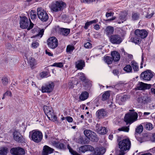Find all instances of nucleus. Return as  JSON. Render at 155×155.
Instances as JSON below:
<instances>
[{
    "mask_svg": "<svg viewBox=\"0 0 155 155\" xmlns=\"http://www.w3.org/2000/svg\"><path fill=\"white\" fill-rule=\"evenodd\" d=\"M109 39L110 42L112 44L119 45L122 41V39L120 35H111Z\"/></svg>",
    "mask_w": 155,
    "mask_h": 155,
    "instance_id": "9d476101",
    "label": "nucleus"
},
{
    "mask_svg": "<svg viewBox=\"0 0 155 155\" xmlns=\"http://www.w3.org/2000/svg\"><path fill=\"white\" fill-rule=\"evenodd\" d=\"M60 34L64 36H67L70 32V29L68 28H60Z\"/></svg>",
    "mask_w": 155,
    "mask_h": 155,
    "instance_id": "b1692460",
    "label": "nucleus"
},
{
    "mask_svg": "<svg viewBox=\"0 0 155 155\" xmlns=\"http://www.w3.org/2000/svg\"><path fill=\"white\" fill-rule=\"evenodd\" d=\"M30 14L31 18L32 20H34L36 18L37 15H36V13L34 11L31 10L30 12Z\"/></svg>",
    "mask_w": 155,
    "mask_h": 155,
    "instance_id": "37998d69",
    "label": "nucleus"
},
{
    "mask_svg": "<svg viewBox=\"0 0 155 155\" xmlns=\"http://www.w3.org/2000/svg\"><path fill=\"white\" fill-rule=\"evenodd\" d=\"M114 13L110 12H107L106 14V16L107 18H108L110 17L113 16Z\"/></svg>",
    "mask_w": 155,
    "mask_h": 155,
    "instance_id": "4d7b16f0",
    "label": "nucleus"
},
{
    "mask_svg": "<svg viewBox=\"0 0 155 155\" xmlns=\"http://www.w3.org/2000/svg\"><path fill=\"white\" fill-rule=\"evenodd\" d=\"M153 14L154 13H152L151 14H150V15H147L146 16V17L147 18H150L152 16Z\"/></svg>",
    "mask_w": 155,
    "mask_h": 155,
    "instance_id": "774afa93",
    "label": "nucleus"
},
{
    "mask_svg": "<svg viewBox=\"0 0 155 155\" xmlns=\"http://www.w3.org/2000/svg\"><path fill=\"white\" fill-rule=\"evenodd\" d=\"M111 55L113 60L117 61L120 60V54L117 52L115 51H112Z\"/></svg>",
    "mask_w": 155,
    "mask_h": 155,
    "instance_id": "412c9836",
    "label": "nucleus"
},
{
    "mask_svg": "<svg viewBox=\"0 0 155 155\" xmlns=\"http://www.w3.org/2000/svg\"><path fill=\"white\" fill-rule=\"evenodd\" d=\"M8 151V149L6 147H2L0 149V155H6Z\"/></svg>",
    "mask_w": 155,
    "mask_h": 155,
    "instance_id": "7c9ffc66",
    "label": "nucleus"
},
{
    "mask_svg": "<svg viewBox=\"0 0 155 155\" xmlns=\"http://www.w3.org/2000/svg\"><path fill=\"white\" fill-rule=\"evenodd\" d=\"M2 83L4 85H7L8 83V79L6 77H4L2 79Z\"/></svg>",
    "mask_w": 155,
    "mask_h": 155,
    "instance_id": "a18cd8bd",
    "label": "nucleus"
},
{
    "mask_svg": "<svg viewBox=\"0 0 155 155\" xmlns=\"http://www.w3.org/2000/svg\"><path fill=\"white\" fill-rule=\"evenodd\" d=\"M127 14L126 13H122L119 17L120 19L122 21L123 23L127 20Z\"/></svg>",
    "mask_w": 155,
    "mask_h": 155,
    "instance_id": "4c0bfd02",
    "label": "nucleus"
},
{
    "mask_svg": "<svg viewBox=\"0 0 155 155\" xmlns=\"http://www.w3.org/2000/svg\"><path fill=\"white\" fill-rule=\"evenodd\" d=\"M118 155H124L130 149L131 142L128 138L123 139L118 141Z\"/></svg>",
    "mask_w": 155,
    "mask_h": 155,
    "instance_id": "f257e3e1",
    "label": "nucleus"
},
{
    "mask_svg": "<svg viewBox=\"0 0 155 155\" xmlns=\"http://www.w3.org/2000/svg\"><path fill=\"white\" fill-rule=\"evenodd\" d=\"M102 127H103L101 126L100 124H97L96 125L95 130L99 134L102 133V132H101V129H102Z\"/></svg>",
    "mask_w": 155,
    "mask_h": 155,
    "instance_id": "ea45409f",
    "label": "nucleus"
},
{
    "mask_svg": "<svg viewBox=\"0 0 155 155\" xmlns=\"http://www.w3.org/2000/svg\"><path fill=\"white\" fill-rule=\"evenodd\" d=\"M20 24L21 28L25 29L27 28L29 25V21L28 18L25 16L21 17Z\"/></svg>",
    "mask_w": 155,
    "mask_h": 155,
    "instance_id": "dca6fc26",
    "label": "nucleus"
},
{
    "mask_svg": "<svg viewBox=\"0 0 155 155\" xmlns=\"http://www.w3.org/2000/svg\"><path fill=\"white\" fill-rule=\"evenodd\" d=\"M74 49V46L71 45H68L67 47L66 51L67 52L71 53Z\"/></svg>",
    "mask_w": 155,
    "mask_h": 155,
    "instance_id": "58836bf2",
    "label": "nucleus"
},
{
    "mask_svg": "<svg viewBox=\"0 0 155 155\" xmlns=\"http://www.w3.org/2000/svg\"><path fill=\"white\" fill-rule=\"evenodd\" d=\"M143 127L142 125H140L138 126L135 129V135L137 134H140L143 130Z\"/></svg>",
    "mask_w": 155,
    "mask_h": 155,
    "instance_id": "c756f323",
    "label": "nucleus"
},
{
    "mask_svg": "<svg viewBox=\"0 0 155 155\" xmlns=\"http://www.w3.org/2000/svg\"><path fill=\"white\" fill-rule=\"evenodd\" d=\"M78 76H80V79L83 82L85 83L87 82L88 81V80L86 79L84 74L80 72L78 73Z\"/></svg>",
    "mask_w": 155,
    "mask_h": 155,
    "instance_id": "c85d7f7f",
    "label": "nucleus"
},
{
    "mask_svg": "<svg viewBox=\"0 0 155 155\" xmlns=\"http://www.w3.org/2000/svg\"><path fill=\"white\" fill-rule=\"evenodd\" d=\"M94 150L93 147L90 145H85L81 146L79 149V153H84L87 151H90L91 152Z\"/></svg>",
    "mask_w": 155,
    "mask_h": 155,
    "instance_id": "f3484780",
    "label": "nucleus"
},
{
    "mask_svg": "<svg viewBox=\"0 0 155 155\" xmlns=\"http://www.w3.org/2000/svg\"><path fill=\"white\" fill-rule=\"evenodd\" d=\"M120 100L122 102H125L128 98L127 96L124 95L120 97Z\"/></svg>",
    "mask_w": 155,
    "mask_h": 155,
    "instance_id": "3c124183",
    "label": "nucleus"
},
{
    "mask_svg": "<svg viewBox=\"0 0 155 155\" xmlns=\"http://www.w3.org/2000/svg\"><path fill=\"white\" fill-rule=\"evenodd\" d=\"M129 126H124L118 129V130L119 131H122L126 132H128L129 128Z\"/></svg>",
    "mask_w": 155,
    "mask_h": 155,
    "instance_id": "c03bdc74",
    "label": "nucleus"
},
{
    "mask_svg": "<svg viewBox=\"0 0 155 155\" xmlns=\"http://www.w3.org/2000/svg\"><path fill=\"white\" fill-rule=\"evenodd\" d=\"M43 135L42 133L39 131H34L32 134V140L35 142L38 143L42 140Z\"/></svg>",
    "mask_w": 155,
    "mask_h": 155,
    "instance_id": "6e6552de",
    "label": "nucleus"
},
{
    "mask_svg": "<svg viewBox=\"0 0 155 155\" xmlns=\"http://www.w3.org/2000/svg\"><path fill=\"white\" fill-rule=\"evenodd\" d=\"M13 139L19 143L25 142V139L23 136L17 130H15L13 133Z\"/></svg>",
    "mask_w": 155,
    "mask_h": 155,
    "instance_id": "f8f14e48",
    "label": "nucleus"
},
{
    "mask_svg": "<svg viewBox=\"0 0 155 155\" xmlns=\"http://www.w3.org/2000/svg\"><path fill=\"white\" fill-rule=\"evenodd\" d=\"M114 31V28L112 26H107L105 30V31L106 35L109 36L112 34Z\"/></svg>",
    "mask_w": 155,
    "mask_h": 155,
    "instance_id": "5701e85b",
    "label": "nucleus"
},
{
    "mask_svg": "<svg viewBox=\"0 0 155 155\" xmlns=\"http://www.w3.org/2000/svg\"><path fill=\"white\" fill-rule=\"evenodd\" d=\"M101 132H102V133H99V134H104L107 133V130L105 127H103L102 129H101Z\"/></svg>",
    "mask_w": 155,
    "mask_h": 155,
    "instance_id": "864d4df0",
    "label": "nucleus"
},
{
    "mask_svg": "<svg viewBox=\"0 0 155 155\" xmlns=\"http://www.w3.org/2000/svg\"><path fill=\"white\" fill-rule=\"evenodd\" d=\"M44 110L45 114L50 120L53 121L56 120L57 117L54 115L51 107L45 106L44 107Z\"/></svg>",
    "mask_w": 155,
    "mask_h": 155,
    "instance_id": "20e7f679",
    "label": "nucleus"
},
{
    "mask_svg": "<svg viewBox=\"0 0 155 155\" xmlns=\"http://www.w3.org/2000/svg\"><path fill=\"white\" fill-rule=\"evenodd\" d=\"M47 44L49 48L54 49L58 45V40L54 37H51L47 40Z\"/></svg>",
    "mask_w": 155,
    "mask_h": 155,
    "instance_id": "1a4fd4ad",
    "label": "nucleus"
},
{
    "mask_svg": "<svg viewBox=\"0 0 155 155\" xmlns=\"http://www.w3.org/2000/svg\"><path fill=\"white\" fill-rule=\"evenodd\" d=\"M39 45V44L38 42L34 41L31 44L32 48H36Z\"/></svg>",
    "mask_w": 155,
    "mask_h": 155,
    "instance_id": "603ef678",
    "label": "nucleus"
},
{
    "mask_svg": "<svg viewBox=\"0 0 155 155\" xmlns=\"http://www.w3.org/2000/svg\"><path fill=\"white\" fill-rule=\"evenodd\" d=\"M37 14L38 18L43 21H46L48 18V16L45 11L41 8H38L37 9Z\"/></svg>",
    "mask_w": 155,
    "mask_h": 155,
    "instance_id": "0eeeda50",
    "label": "nucleus"
},
{
    "mask_svg": "<svg viewBox=\"0 0 155 155\" xmlns=\"http://www.w3.org/2000/svg\"><path fill=\"white\" fill-rule=\"evenodd\" d=\"M38 33L33 36L34 37H36L38 36L40 38L42 37L44 34V29H41L38 30Z\"/></svg>",
    "mask_w": 155,
    "mask_h": 155,
    "instance_id": "e433bc0d",
    "label": "nucleus"
},
{
    "mask_svg": "<svg viewBox=\"0 0 155 155\" xmlns=\"http://www.w3.org/2000/svg\"><path fill=\"white\" fill-rule=\"evenodd\" d=\"M12 95V94L10 91H7L4 94V95L9 96H11Z\"/></svg>",
    "mask_w": 155,
    "mask_h": 155,
    "instance_id": "052dcab7",
    "label": "nucleus"
},
{
    "mask_svg": "<svg viewBox=\"0 0 155 155\" xmlns=\"http://www.w3.org/2000/svg\"><path fill=\"white\" fill-rule=\"evenodd\" d=\"M10 152L12 154L14 155H25V154L24 149L19 147L12 148Z\"/></svg>",
    "mask_w": 155,
    "mask_h": 155,
    "instance_id": "ddd939ff",
    "label": "nucleus"
},
{
    "mask_svg": "<svg viewBox=\"0 0 155 155\" xmlns=\"http://www.w3.org/2000/svg\"><path fill=\"white\" fill-rule=\"evenodd\" d=\"M54 87V84L52 82H50L42 87V91L43 93H50L51 92Z\"/></svg>",
    "mask_w": 155,
    "mask_h": 155,
    "instance_id": "9b49d317",
    "label": "nucleus"
},
{
    "mask_svg": "<svg viewBox=\"0 0 155 155\" xmlns=\"http://www.w3.org/2000/svg\"><path fill=\"white\" fill-rule=\"evenodd\" d=\"M84 133L86 137L91 141L94 142L98 141V138L96 134L94 132L87 129L84 130Z\"/></svg>",
    "mask_w": 155,
    "mask_h": 155,
    "instance_id": "423d86ee",
    "label": "nucleus"
},
{
    "mask_svg": "<svg viewBox=\"0 0 155 155\" xmlns=\"http://www.w3.org/2000/svg\"><path fill=\"white\" fill-rule=\"evenodd\" d=\"M78 143L82 144H85L87 143L86 138L80 137L78 140Z\"/></svg>",
    "mask_w": 155,
    "mask_h": 155,
    "instance_id": "c9c22d12",
    "label": "nucleus"
},
{
    "mask_svg": "<svg viewBox=\"0 0 155 155\" xmlns=\"http://www.w3.org/2000/svg\"><path fill=\"white\" fill-rule=\"evenodd\" d=\"M94 155H102L105 152V149L103 147H97L94 149Z\"/></svg>",
    "mask_w": 155,
    "mask_h": 155,
    "instance_id": "aec40b11",
    "label": "nucleus"
},
{
    "mask_svg": "<svg viewBox=\"0 0 155 155\" xmlns=\"http://www.w3.org/2000/svg\"><path fill=\"white\" fill-rule=\"evenodd\" d=\"M68 147L69 150V152L72 155H80L76 151H74L73 150V149L70 147L69 145H68Z\"/></svg>",
    "mask_w": 155,
    "mask_h": 155,
    "instance_id": "79ce46f5",
    "label": "nucleus"
},
{
    "mask_svg": "<svg viewBox=\"0 0 155 155\" xmlns=\"http://www.w3.org/2000/svg\"><path fill=\"white\" fill-rule=\"evenodd\" d=\"M130 112L126 114L124 118V121L126 123V124L130 125L132 123L137 120L138 114L134 112V110H130Z\"/></svg>",
    "mask_w": 155,
    "mask_h": 155,
    "instance_id": "f03ea898",
    "label": "nucleus"
},
{
    "mask_svg": "<svg viewBox=\"0 0 155 155\" xmlns=\"http://www.w3.org/2000/svg\"><path fill=\"white\" fill-rule=\"evenodd\" d=\"M66 4L63 2L57 1L51 4V8L53 11L57 12L63 10Z\"/></svg>",
    "mask_w": 155,
    "mask_h": 155,
    "instance_id": "7ed1b4c3",
    "label": "nucleus"
},
{
    "mask_svg": "<svg viewBox=\"0 0 155 155\" xmlns=\"http://www.w3.org/2000/svg\"><path fill=\"white\" fill-rule=\"evenodd\" d=\"M69 88H73L74 87V83L72 81H70L69 82Z\"/></svg>",
    "mask_w": 155,
    "mask_h": 155,
    "instance_id": "680f3d73",
    "label": "nucleus"
},
{
    "mask_svg": "<svg viewBox=\"0 0 155 155\" xmlns=\"http://www.w3.org/2000/svg\"><path fill=\"white\" fill-rule=\"evenodd\" d=\"M146 84L141 82L138 87L139 90H143L145 89V87Z\"/></svg>",
    "mask_w": 155,
    "mask_h": 155,
    "instance_id": "09e8293b",
    "label": "nucleus"
},
{
    "mask_svg": "<svg viewBox=\"0 0 155 155\" xmlns=\"http://www.w3.org/2000/svg\"><path fill=\"white\" fill-rule=\"evenodd\" d=\"M96 114L97 117L100 119L105 116L106 114V113L104 109H101L97 110Z\"/></svg>",
    "mask_w": 155,
    "mask_h": 155,
    "instance_id": "4be33fe9",
    "label": "nucleus"
},
{
    "mask_svg": "<svg viewBox=\"0 0 155 155\" xmlns=\"http://www.w3.org/2000/svg\"><path fill=\"white\" fill-rule=\"evenodd\" d=\"M29 21H30V24L28 28V29L29 30L32 28L34 26V24L31 22L30 20H29Z\"/></svg>",
    "mask_w": 155,
    "mask_h": 155,
    "instance_id": "bf43d9fd",
    "label": "nucleus"
},
{
    "mask_svg": "<svg viewBox=\"0 0 155 155\" xmlns=\"http://www.w3.org/2000/svg\"><path fill=\"white\" fill-rule=\"evenodd\" d=\"M139 14L137 13H134L132 14V18L133 20H138L139 18Z\"/></svg>",
    "mask_w": 155,
    "mask_h": 155,
    "instance_id": "a19ab883",
    "label": "nucleus"
},
{
    "mask_svg": "<svg viewBox=\"0 0 155 155\" xmlns=\"http://www.w3.org/2000/svg\"><path fill=\"white\" fill-rule=\"evenodd\" d=\"M84 47L86 48H91L92 47V45L89 42H87L84 44Z\"/></svg>",
    "mask_w": 155,
    "mask_h": 155,
    "instance_id": "5fc2aeb1",
    "label": "nucleus"
},
{
    "mask_svg": "<svg viewBox=\"0 0 155 155\" xmlns=\"http://www.w3.org/2000/svg\"><path fill=\"white\" fill-rule=\"evenodd\" d=\"M134 34L136 36L140 38L144 39L147 37L148 33L144 29H137L135 30Z\"/></svg>",
    "mask_w": 155,
    "mask_h": 155,
    "instance_id": "4468645a",
    "label": "nucleus"
},
{
    "mask_svg": "<svg viewBox=\"0 0 155 155\" xmlns=\"http://www.w3.org/2000/svg\"><path fill=\"white\" fill-rule=\"evenodd\" d=\"M66 118L68 121L69 122H71L73 121V118L71 117H66Z\"/></svg>",
    "mask_w": 155,
    "mask_h": 155,
    "instance_id": "13d9d810",
    "label": "nucleus"
},
{
    "mask_svg": "<svg viewBox=\"0 0 155 155\" xmlns=\"http://www.w3.org/2000/svg\"><path fill=\"white\" fill-rule=\"evenodd\" d=\"M62 18V20L64 21H65L68 18L66 15L65 14L61 16Z\"/></svg>",
    "mask_w": 155,
    "mask_h": 155,
    "instance_id": "0e129e2a",
    "label": "nucleus"
},
{
    "mask_svg": "<svg viewBox=\"0 0 155 155\" xmlns=\"http://www.w3.org/2000/svg\"><path fill=\"white\" fill-rule=\"evenodd\" d=\"M29 61L30 65L32 66H34L35 63V59L31 57L30 58H29Z\"/></svg>",
    "mask_w": 155,
    "mask_h": 155,
    "instance_id": "8fccbe9b",
    "label": "nucleus"
},
{
    "mask_svg": "<svg viewBox=\"0 0 155 155\" xmlns=\"http://www.w3.org/2000/svg\"><path fill=\"white\" fill-rule=\"evenodd\" d=\"M113 72L115 75H117L119 74V71L117 70H114Z\"/></svg>",
    "mask_w": 155,
    "mask_h": 155,
    "instance_id": "e2e57ef3",
    "label": "nucleus"
},
{
    "mask_svg": "<svg viewBox=\"0 0 155 155\" xmlns=\"http://www.w3.org/2000/svg\"><path fill=\"white\" fill-rule=\"evenodd\" d=\"M51 143L52 146L58 149L61 150H64L66 149V146L63 143H61L60 141H52Z\"/></svg>",
    "mask_w": 155,
    "mask_h": 155,
    "instance_id": "a211bd4d",
    "label": "nucleus"
},
{
    "mask_svg": "<svg viewBox=\"0 0 155 155\" xmlns=\"http://www.w3.org/2000/svg\"><path fill=\"white\" fill-rule=\"evenodd\" d=\"M144 127L145 128L148 130H151L153 128V125L150 123L146 124Z\"/></svg>",
    "mask_w": 155,
    "mask_h": 155,
    "instance_id": "49530a36",
    "label": "nucleus"
},
{
    "mask_svg": "<svg viewBox=\"0 0 155 155\" xmlns=\"http://www.w3.org/2000/svg\"><path fill=\"white\" fill-rule=\"evenodd\" d=\"M137 101L140 104L143 105L147 104L150 102L151 100L150 98L147 95L141 96L139 97L137 100Z\"/></svg>",
    "mask_w": 155,
    "mask_h": 155,
    "instance_id": "2eb2a0df",
    "label": "nucleus"
},
{
    "mask_svg": "<svg viewBox=\"0 0 155 155\" xmlns=\"http://www.w3.org/2000/svg\"><path fill=\"white\" fill-rule=\"evenodd\" d=\"M154 73L151 70H147L141 74L140 77L141 79L146 81H148L151 80L154 76Z\"/></svg>",
    "mask_w": 155,
    "mask_h": 155,
    "instance_id": "39448f33",
    "label": "nucleus"
},
{
    "mask_svg": "<svg viewBox=\"0 0 155 155\" xmlns=\"http://www.w3.org/2000/svg\"><path fill=\"white\" fill-rule=\"evenodd\" d=\"M89 94L87 91L82 92L79 97V98L81 101H84L87 98Z\"/></svg>",
    "mask_w": 155,
    "mask_h": 155,
    "instance_id": "a878e982",
    "label": "nucleus"
},
{
    "mask_svg": "<svg viewBox=\"0 0 155 155\" xmlns=\"http://www.w3.org/2000/svg\"><path fill=\"white\" fill-rule=\"evenodd\" d=\"M124 70L127 73L131 72L132 71V67L130 64L126 65L124 68Z\"/></svg>",
    "mask_w": 155,
    "mask_h": 155,
    "instance_id": "72a5a7b5",
    "label": "nucleus"
},
{
    "mask_svg": "<svg viewBox=\"0 0 155 155\" xmlns=\"http://www.w3.org/2000/svg\"><path fill=\"white\" fill-rule=\"evenodd\" d=\"M51 66L61 68L63 66V63L61 62H55Z\"/></svg>",
    "mask_w": 155,
    "mask_h": 155,
    "instance_id": "de8ad7c7",
    "label": "nucleus"
},
{
    "mask_svg": "<svg viewBox=\"0 0 155 155\" xmlns=\"http://www.w3.org/2000/svg\"><path fill=\"white\" fill-rule=\"evenodd\" d=\"M76 67L78 69H82L85 65L84 61L80 60L76 62Z\"/></svg>",
    "mask_w": 155,
    "mask_h": 155,
    "instance_id": "393cba45",
    "label": "nucleus"
},
{
    "mask_svg": "<svg viewBox=\"0 0 155 155\" xmlns=\"http://www.w3.org/2000/svg\"><path fill=\"white\" fill-rule=\"evenodd\" d=\"M91 1V0H81V2H84L87 3H90Z\"/></svg>",
    "mask_w": 155,
    "mask_h": 155,
    "instance_id": "338daca9",
    "label": "nucleus"
},
{
    "mask_svg": "<svg viewBox=\"0 0 155 155\" xmlns=\"http://www.w3.org/2000/svg\"><path fill=\"white\" fill-rule=\"evenodd\" d=\"M43 150L42 155H48L52 153L54 150L47 145H45L43 147Z\"/></svg>",
    "mask_w": 155,
    "mask_h": 155,
    "instance_id": "6ab92c4d",
    "label": "nucleus"
},
{
    "mask_svg": "<svg viewBox=\"0 0 155 155\" xmlns=\"http://www.w3.org/2000/svg\"><path fill=\"white\" fill-rule=\"evenodd\" d=\"M139 37L136 36L135 35V36L134 37L131 38V40L133 42L136 44H138L141 41Z\"/></svg>",
    "mask_w": 155,
    "mask_h": 155,
    "instance_id": "2f4dec72",
    "label": "nucleus"
},
{
    "mask_svg": "<svg viewBox=\"0 0 155 155\" xmlns=\"http://www.w3.org/2000/svg\"><path fill=\"white\" fill-rule=\"evenodd\" d=\"M130 64L135 72H137L139 71V66L137 63L134 61H131Z\"/></svg>",
    "mask_w": 155,
    "mask_h": 155,
    "instance_id": "bb28decb",
    "label": "nucleus"
},
{
    "mask_svg": "<svg viewBox=\"0 0 155 155\" xmlns=\"http://www.w3.org/2000/svg\"><path fill=\"white\" fill-rule=\"evenodd\" d=\"M151 87V84H146L145 89H149Z\"/></svg>",
    "mask_w": 155,
    "mask_h": 155,
    "instance_id": "69168bd1",
    "label": "nucleus"
},
{
    "mask_svg": "<svg viewBox=\"0 0 155 155\" xmlns=\"http://www.w3.org/2000/svg\"><path fill=\"white\" fill-rule=\"evenodd\" d=\"M113 61L112 58L110 57L106 56L104 57V61L108 64H111Z\"/></svg>",
    "mask_w": 155,
    "mask_h": 155,
    "instance_id": "f704fd0d",
    "label": "nucleus"
},
{
    "mask_svg": "<svg viewBox=\"0 0 155 155\" xmlns=\"http://www.w3.org/2000/svg\"><path fill=\"white\" fill-rule=\"evenodd\" d=\"M110 96V94L108 91L105 92L102 95V100L104 101L107 100Z\"/></svg>",
    "mask_w": 155,
    "mask_h": 155,
    "instance_id": "473e14b6",
    "label": "nucleus"
},
{
    "mask_svg": "<svg viewBox=\"0 0 155 155\" xmlns=\"http://www.w3.org/2000/svg\"><path fill=\"white\" fill-rule=\"evenodd\" d=\"M48 72L45 71L42 72L40 73V75L41 77L44 78L46 77L48 75Z\"/></svg>",
    "mask_w": 155,
    "mask_h": 155,
    "instance_id": "6e6d98bb",
    "label": "nucleus"
},
{
    "mask_svg": "<svg viewBox=\"0 0 155 155\" xmlns=\"http://www.w3.org/2000/svg\"><path fill=\"white\" fill-rule=\"evenodd\" d=\"M97 22L98 20L97 19H95L93 20L89 21H87L85 23V25L84 27V28L85 29H87L88 28V27H89L92 24L96 23Z\"/></svg>",
    "mask_w": 155,
    "mask_h": 155,
    "instance_id": "cd10ccee",
    "label": "nucleus"
}]
</instances>
